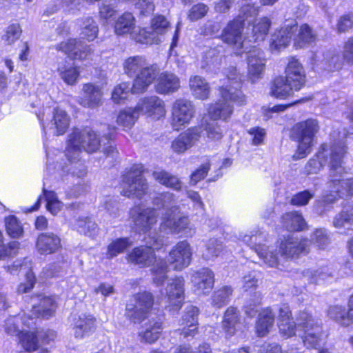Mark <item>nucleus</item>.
Masks as SVG:
<instances>
[{
  "label": "nucleus",
  "mask_w": 353,
  "mask_h": 353,
  "mask_svg": "<svg viewBox=\"0 0 353 353\" xmlns=\"http://www.w3.org/2000/svg\"><path fill=\"white\" fill-rule=\"evenodd\" d=\"M144 167L141 164L134 165L124 175L122 181L121 194L128 197L141 199L148 190V185L143 177Z\"/></svg>",
  "instance_id": "9"
},
{
  "label": "nucleus",
  "mask_w": 353,
  "mask_h": 353,
  "mask_svg": "<svg viewBox=\"0 0 353 353\" xmlns=\"http://www.w3.org/2000/svg\"><path fill=\"white\" fill-rule=\"evenodd\" d=\"M274 322V314L270 308L264 309L259 315L256 323V333L258 336H265L272 329Z\"/></svg>",
  "instance_id": "39"
},
{
  "label": "nucleus",
  "mask_w": 353,
  "mask_h": 353,
  "mask_svg": "<svg viewBox=\"0 0 353 353\" xmlns=\"http://www.w3.org/2000/svg\"><path fill=\"white\" fill-rule=\"evenodd\" d=\"M76 227L79 233L93 236L97 232V225L90 219H79Z\"/></svg>",
  "instance_id": "55"
},
{
  "label": "nucleus",
  "mask_w": 353,
  "mask_h": 353,
  "mask_svg": "<svg viewBox=\"0 0 353 353\" xmlns=\"http://www.w3.org/2000/svg\"><path fill=\"white\" fill-rule=\"evenodd\" d=\"M147 63L148 61L143 57L134 56L125 60L123 69L128 76L135 78Z\"/></svg>",
  "instance_id": "44"
},
{
  "label": "nucleus",
  "mask_w": 353,
  "mask_h": 353,
  "mask_svg": "<svg viewBox=\"0 0 353 353\" xmlns=\"http://www.w3.org/2000/svg\"><path fill=\"white\" fill-rule=\"evenodd\" d=\"M319 128V121L314 119L299 122L292 127L291 137L298 142L296 152L293 156L294 160L305 158L310 152Z\"/></svg>",
  "instance_id": "7"
},
{
  "label": "nucleus",
  "mask_w": 353,
  "mask_h": 353,
  "mask_svg": "<svg viewBox=\"0 0 353 353\" xmlns=\"http://www.w3.org/2000/svg\"><path fill=\"white\" fill-rule=\"evenodd\" d=\"M226 83H223L220 87L221 99L210 106L208 113L212 121H208L204 119L202 125L209 139L214 141L220 140L223 137V130L215 121L216 119L226 120L233 112L232 103H236L241 105L245 102V96L239 90L241 81L235 68L230 69L226 74Z\"/></svg>",
  "instance_id": "2"
},
{
  "label": "nucleus",
  "mask_w": 353,
  "mask_h": 353,
  "mask_svg": "<svg viewBox=\"0 0 353 353\" xmlns=\"http://www.w3.org/2000/svg\"><path fill=\"white\" fill-rule=\"evenodd\" d=\"M283 226L289 231H301L306 223L302 214L296 211L287 212L282 216Z\"/></svg>",
  "instance_id": "42"
},
{
  "label": "nucleus",
  "mask_w": 353,
  "mask_h": 353,
  "mask_svg": "<svg viewBox=\"0 0 353 353\" xmlns=\"http://www.w3.org/2000/svg\"><path fill=\"white\" fill-rule=\"evenodd\" d=\"M130 91L132 92V87L128 83H121L117 85L113 90L112 99L117 103H121L127 99Z\"/></svg>",
  "instance_id": "58"
},
{
  "label": "nucleus",
  "mask_w": 353,
  "mask_h": 353,
  "mask_svg": "<svg viewBox=\"0 0 353 353\" xmlns=\"http://www.w3.org/2000/svg\"><path fill=\"white\" fill-rule=\"evenodd\" d=\"M152 203L157 209H163L160 230L163 232L179 234L189 228L190 220L188 216H176L180 212L175 195L170 192L157 194L152 199Z\"/></svg>",
  "instance_id": "5"
},
{
  "label": "nucleus",
  "mask_w": 353,
  "mask_h": 353,
  "mask_svg": "<svg viewBox=\"0 0 353 353\" xmlns=\"http://www.w3.org/2000/svg\"><path fill=\"white\" fill-rule=\"evenodd\" d=\"M248 56V74L252 82L261 79L263 74L265 59L262 50L252 46L245 52Z\"/></svg>",
  "instance_id": "17"
},
{
  "label": "nucleus",
  "mask_w": 353,
  "mask_h": 353,
  "mask_svg": "<svg viewBox=\"0 0 353 353\" xmlns=\"http://www.w3.org/2000/svg\"><path fill=\"white\" fill-rule=\"evenodd\" d=\"M214 273L208 268H203L194 272L191 278L198 294H207L214 286Z\"/></svg>",
  "instance_id": "27"
},
{
  "label": "nucleus",
  "mask_w": 353,
  "mask_h": 353,
  "mask_svg": "<svg viewBox=\"0 0 353 353\" xmlns=\"http://www.w3.org/2000/svg\"><path fill=\"white\" fill-rule=\"evenodd\" d=\"M345 152V146L341 143L334 144L330 148H328L326 144H323L316 157L310 159L305 165V170L308 174L316 173L327 163L329 157L330 176L332 178L330 188L336 195L325 196V203H332L336 200V196L353 195V179L344 180V174L347 172L343 165V159Z\"/></svg>",
  "instance_id": "1"
},
{
  "label": "nucleus",
  "mask_w": 353,
  "mask_h": 353,
  "mask_svg": "<svg viewBox=\"0 0 353 353\" xmlns=\"http://www.w3.org/2000/svg\"><path fill=\"white\" fill-rule=\"evenodd\" d=\"M132 244L130 238H119L112 241L108 246L107 257L112 259L124 252Z\"/></svg>",
  "instance_id": "47"
},
{
  "label": "nucleus",
  "mask_w": 353,
  "mask_h": 353,
  "mask_svg": "<svg viewBox=\"0 0 353 353\" xmlns=\"http://www.w3.org/2000/svg\"><path fill=\"white\" fill-rule=\"evenodd\" d=\"M189 87L192 95L199 99H207L210 93V87L206 80L201 76L191 77L189 80Z\"/></svg>",
  "instance_id": "36"
},
{
  "label": "nucleus",
  "mask_w": 353,
  "mask_h": 353,
  "mask_svg": "<svg viewBox=\"0 0 353 353\" xmlns=\"http://www.w3.org/2000/svg\"><path fill=\"white\" fill-rule=\"evenodd\" d=\"M38 117L41 121L44 130H46V128H49L57 136L63 134L69 127L70 118L68 114L65 110L58 108L54 109L52 116L46 126L43 117L41 118L39 115H38Z\"/></svg>",
  "instance_id": "25"
},
{
  "label": "nucleus",
  "mask_w": 353,
  "mask_h": 353,
  "mask_svg": "<svg viewBox=\"0 0 353 353\" xmlns=\"http://www.w3.org/2000/svg\"><path fill=\"white\" fill-rule=\"evenodd\" d=\"M327 315L343 326L347 327L353 323V294L350 297L348 310L340 305L330 307Z\"/></svg>",
  "instance_id": "30"
},
{
  "label": "nucleus",
  "mask_w": 353,
  "mask_h": 353,
  "mask_svg": "<svg viewBox=\"0 0 353 353\" xmlns=\"http://www.w3.org/2000/svg\"><path fill=\"white\" fill-rule=\"evenodd\" d=\"M233 292L230 286L224 285L216 290L212 296V305L216 308H221L229 301Z\"/></svg>",
  "instance_id": "48"
},
{
  "label": "nucleus",
  "mask_w": 353,
  "mask_h": 353,
  "mask_svg": "<svg viewBox=\"0 0 353 353\" xmlns=\"http://www.w3.org/2000/svg\"><path fill=\"white\" fill-rule=\"evenodd\" d=\"M57 305L54 298L50 296H43L39 303L33 305L30 311L31 314L28 317L48 319L51 317L56 310Z\"/></svg>",
  "instance_id": "32"
},
{
  "label": "nucleus",
  "mask_w": 353,
  "mask_h": 353,
  "mask_svg": "<svg viewBox=\"0 0 353 353\" xmlns=\"http://www.w3.org/2000/svg\"><path fill=\"white\" fill-rule=\"evenodd\" d=\"M34 324L33 319L28 316H14L8 318L5 322V332L11 335L18 336L23 332V327H20L22 325L30 327Z\"/></svg>",
  "instance_id": "35"
},
{
  "label": "nucleus",
  "mask_w": 353,
  "mask_h": 353,
  "mask_svg": "<svg viewBox=\"0 0 353 353\" xmlns=\"http://www.w3.org/2000/svg\"><path fill=\"white\" fill-rule=\"evenodd\" d=\"M146 246L136 248L128 255V260L140 267L149 266L154 263L156 259L154 250H159L163 244V241L159 236H149L146 241Z\"/></svg>",
  "instance_id": "11"
},
{
  "label": "nucleus",
  "mask_w": 353,
  "mask_h": 353,
  "mask_svg": "<svg viewBox=\"0 0 353 353\" xmlns=\"http://www.w3.org/2000/svg\"><path fill=\"white\" fill-rule=\"evenodd\" d=\"M152 281L157 285H161L168 279V265L163 259H157L151 269Z\"/></svg>",
  "instance_id": "46"
},
{
  "label": "nucleus",
  "mask_w": 353,
  "mask_h": 353,
  "mask_svg": "<svg viewBox=\"0 0 353 353\" xmlns=\"http://www.w3.org/2000/svg\"><path fill=\"white\" fill-rule=\"evenodd\" d=\"M100 144L101 141L94 132L88 129H74L68 136L65 151V156L70 162L68 171L78 177L84 176L86 169L84 164L79 162L80 154L83 150L87 152H96Z\"/></svg>",
  "instance_id": "3"
},
{
  "label": "nucleus",
  "mask_w": 353,
  "mask_h": 353,
  "mask_svg": "<svg viewBox=\"0 0 353 353\" xmlns=\"http://www.w3.org/2000/svg\"><path fill=\"white\" fill-rule=\"evenodd\" d=\"M309 241L296 236L290 235L285 237L280 243L279 252L281 255L288 259L299 257L307 252Z\"/></svg>",
  "instance_id": "19"
},
{
  "label": "nucleus",
  "mask_w": 353,
  "mask_h": 353,
  "mask_svg": "<svg viewBox=\"0 0 353 353\" xmlns=\"http://www.w3.org/2000/svg\"><path fill=\"white\" fill-rule=\"evenodd\" d=\"M153 303L152 293L146 291L137 293L127 304L125 315L133 323H140L147 317Z\"/></svg>",
  "instance_id": "10"
},
{
  "label": "nucleus",
  "mask_w": 353,
  "mask_h": 353,
  "mask_svg": "<svg viewBox=\"0 0 353 353\" xmlns=\"http://www.w3.org/2000/svg\"><path fill=\"white\" fill-rule=\"evenodd\" d=\"M43 193L46 201L47 210L52 214L56 215L61 210L63 203L58 200L57 196L54 192L43 190Z\"/></svg>",
  "instance_id": "53"
},
{
  "label": "nucleus",
  "mask_w": 353,
  "mask_h": 353,
  "mask_svg": "<svg viewBox=\"0 0 353 353\" xmlns=\"http://www.w3.org/2000/svg\"><path fill=\"white\" fill-rule=\"evenodd\" d=\"M144 26L134 25L130 32L131 37L138 43L152 44L157 43L160 40L159 35L164 34L168 25L162 23H144Z\"/></svg>",
  "instance_id": "13"
},
{
  "label": "nucleus",
  "mask_w": 353,
  "mask_h": 353,
  "mask_svg": "<svg viewBox=\"0 0 353 353\" xmlns=\"http://www.w3.org/2000/svg\"><path fill=\"white\" fill-rule=\"evenodd\" d=\"M294 37V45L297 48H302L306 43L314 41L316 34L307 23H298L280 26L272 34L270 39V48L274 50H280L285 48Z\"/></svg>",
  "instance_id": "6"
},
{
  "label": "nucleus",
  "mask_w": 353,
  "mask_h": 353,
  "mask_svg": "<svg viewBox=\"0 0 353 353\" xmlns=\"http://www.w3.org/2000/svg\"><path fill=\"white\" fill-rule=\"evenodd\" d=\"M192 250L187 241L177 243L169 252L168 261L175 270H182L187 268L191 262Z\"/></svg>",
  "instance_id": "16"
},
{
  "label": "nucleus",
  "mask_w": 353,
  "mask_h": 353,
  "mask_svg": "<svg viewBox=\"0 0 353 353\" xmlns=\"http://www.w3.org/2000/svg\"><path fill=\"white\" fill-rule=\"evenodd\" d=\"M21 33V29L19 24L12 23L8 27L3 39L8 44H11L19 38Z\"/></svg>",
  "instance_id": "61"
},
{
  "label": "nucleus",
  "mask_w": 353,
  "mask_h": 353,
  "mask_svg": "<svg viewBox=\"0 0 353 353\" xmlns=\"http://www.w3.org/2000/svg\"><path fill=\"white\" fill-rule=\"evenodd\" d=\"M135 108L139 114L141 112L155 119H159L165 115L164 102L157 96L143 98Z\"/></svg>",
  "instance_id": "22"
},
{
  "label": "nucleus",
  "mask_w": 353,
  "mask_h": 353,
  "mask_svg": "<svg viewBox=\"0 0 353 353\" xmlns=\"http://www.w3.org/2000/svg\"><path fill=\"white\" fill-rule=\"evenodd\" d=\"M325 69L329 71L339 70L342 67L339 57L334 51H327L323 55Z\"/></svg>",
  "instance_id": "59"
},
{
  "label": "nucleus",
  "mask_w": 353,
  "mask_h": 353,
  "mask_svg": "<svg viewBox=\"0 0 353 353\" xmlns=\"http://www.w3.org/2000/svg\"><path fill=\"white\" fill-rule=\"evenodd\" d=\"M243 241L257 253L260 259L270 267H276L279 264V259L267 246L263 243L265 241V235L261 231L255 234L245 235Z\"/></svg>",
  "instance_id": "12"
},
{
  "label": "nucleus",
  "mask_w": 353,
  "mask_h": 353,
  "mask_svg": "<svg viewBox=\"0 0 353 353\" xmlns=\"http://www.w3.org/2000/svg\"><path fill=\"white\" fill-rule=\"evenodd\" d=\"M279 329L280 334L285 337L290 338L296 334V331L300 332V328L298 327V322L296 323L292 320L281 321L279 323Z\"/></svg>",
  "instance_id": "60"
},
{
  "label": "nucleus",
  "mask_w": 353,
  "mask_h": 353,
  "mask_svg": "<svg viewBox=\"0 0 353 353\" xmlns=\"http://www.w3.org/2000/svg\"><path fill=\"white\" fill-rule=\"evenodd\" d=\"M298 327L303 334L301 336L307 348H316L319 344L322 327L320 321L306 311L300 312L296 317Z\"/></svg>",
  "instance_id": "8"
},
{
  "label": "nucleus",
  "mask_w": 353,
  "mask_h": 353,
  "mask_svg": "<svg viewBox=\"0 0 353 353\" xmlns=\"http://www.w3.org/2000/svg\"><path fill=\"white\" fill-rule=\"evenodd\" d=\"M209 12V7L204 3H197L193 5L188 12V19L195 21L203 19Z\"/></svg>",
  "instance_id": "54"
},
{
  "label": "nucleus",
  "mask_w": 353,
  "mask_h": 353,
  "mask_svg": "<svg viewBox=\"0 0 353 353\" xmlns=\"http://www.w3.org/2000/svg\"><path fill=\"white\" fill-rule=\"evenodd\" d=\"M18 336L20 343L26 351L32 352L37 348L38 340L34 332H25L23 330Z\"/></svg>",
  "instance_id": "52"
},
{
  "label": "nucleus",
  "mask_w": 353,
  "mask_h": 353,
  "mask_svg": "<svg viewBox=\"0 0 353 353\" xmlns=\"http://www.w3.org/2000/svg\"><path fill=\"white\" fill-rule=\"evenodd\" d=\"M159 74V68L156 64L148 63L145 67L140 71L133 81L132 93H141L153 83Z\"/></svg>",
  "instance_id": "21"
},
{
  "label": "nucleus",
  "mask_w": 353,
  "mask_h": 353,
  "mask_svg": "<svg viewBox=\"0 0 353 353\" xmlns=\"http://www.w3.org/2000/svg\"><path fill=\"white\" fill-rule=\"evenodd\" d=\"M222 250L221 241L214 239H210L206 244V250L203 256L207 260L212 259L218 256Z\"/></svg>",
  "instance_id": "57"
},
{
  "label": "nucleus",
  "mask_w": 353,
  "mask_h": 353,
  "mask_svg": "<svg viewBox=\"0 0 353 353\" xmlns=\"http://www.w3.org/2000/svg\"><path fill=\"white\" fill-rule=\"evenodd\" d=\"M56 49L60 50L73 59L85 60L93 52L89 45L84 44L79 39H68L58 44Z\"/></svg>",
  "instance_id": "20"
},
{
  "label": "nucleus",
  "mask_w": 353,
  "mask_h": 353,
  "mask_svg": "<svg viewBox=\"0 0 353 353\" xmlns=\"http://www.w3.org/2000/svg\"><path fill=\"white\" fill-rule=\"evenodd\" d=\"M285 77L292 83L295 91L299 90L305 83V72L299 60L294 57L289 59L285 71Z\"/></svg>",
  "instance_id": "26"
},
{
  "label": "nucleus",
  "mask_w": 353,
  "mask_h": 353,
  "mask_svg": "<svg viewBox=\"0 0 353 353\" xmlns=\"http://www.w3.org/2000/svg\"><path fill=\"white\" fill-rule=\"evenodd\" d=\"M102 95L99 86L91 83H85L78 103L84 108H94L101 105Z\"/></svg>",
  "instance_id": "24"
},
{
  "label": "nucleus",
  "mask_w": 353,
  "mask_h": 353,
  "mask_svg": "<svg viewBox=\"0 0 353 353\" xmlns=\"http://www.w3.org/2000/svg\"><path fill=\"white\" fill-rule=\"evenodd\" d=\"M312 242L319 248H323L328 243V238L325 231L323 229H317L312 236Z\"/></svg>",
  "instance_id": "63"
},
{
  "label": "nucleus",
  "mask_w": 353,
  "mask_h": 353,
  "mask_svg": "<svg viewBox=\"0 0 353 353\" xmlns=\"http://www.w3.org/2000/svg\"><path fill=\"white\" fill-rule=\"evenodd\" d=\"M240 312L237 308L230 307L225 312L222 327L228 336H233L240 326Z\"/></svg>",
  "instance_id": "34"
},
{
  "label": "nucleus",
  "mask_w": 353,
  "mask_h": 353,
  "mask_svg": "<svg viewBox=\"0 0 353 353\" xmlns=\"http://www.w3.org/2000/svg\"><path fill=\"white\" fill-rule=\"evenodd\" d=\"M343 59L347 64L353 65V37L349 38L344 43Z\"/></svg>",
  "instance_id": "64"
},
{
  "label": "nucleus",
  "mask_w": 353,
  "mask_h": 353,
  "mask_svg": "<svg viewBox=\"0 0 353 353\" xmlns=\"http://www.w3.org/2000/svg\"><path fill=\"white\" fill-rule=\"evenodd\" d=\"M61 248V239L52 232L41 234L36 242V249L41 254H51Z\"/></svg>",
  "instance_id": "28"
},
{
  "label": "nucleus",
  "mask_w": 353,
  "mask_h": 353,
  "mask_svg": "<svg viewBox=\"0 0 353 353\" xmlns=\"http://www.w3.org/2000/svg\"><path fill=\"white\" fill-rule=\"evenodd\" d=\"M333 225L341 228L353 225V206H347L334 219Z\"/></svg>",
  "instance_id": "50"
},
{
  "label": "nucleus",
  "mask_w": 353,
  "mask_h": 353,
  "mask_svg": "<svg viewBox=\"0 0 353 353\" xmlns=\"http://www.w3.org/2000/svg\"><path fill=\"white\" fill-rule=\"evenodd\" d=\"M6 229L8 234L12 238L22 236L23 229L19 220L14 216H9L5 219Z\"/></svg>",
  "instance_id": "51"
},
{
  "label": "nucleus",
  "mask_w": 353,
  "mask_h": 353,
  "mask_svg": "<svg viewBox=\"0 0 353 353\" xmlns=\"http://www.w3.org/2000/svg\"><path fill=\"white\" fill-rule=\"evenodd\" d=\"M198 314L199 310L196 307L190 305L186 307L185 314L182 319L181 334L184 338L194 337L198 332Z\"/></svg>",
  "instance_id": "29"
},
{
  "label": "nucleus",
  "mask_w": 353,
  "mask_h": 353,
  "mask_svg": "<svg viewBox=\"0 0 353 353\" xmlns=\"http://www.w3.org/2000/svg\"><path fill=\"white\" fill-rule=\"evenodd\" d=\"M180 80L174 73L163 72L157 79L155 85L156 91L159 94H170L179 90Z\"/></svg>",
  "instance_id": "31"
},
{
  "label": "nucleus",
  "mask_w": 353,
  "mask_h": 353,
  "mask_svg": "<svg viewBox=\"0 0 353 353\" xmlns=\"http://www.w3.org/2000/svg\"><path fill=\"white\" fill-rule=\"evenodd\" d=\"M139 113L137 109L127 108L120 112L117 117V122L118 125L123 128H130L139 117Z\"/></svg>",
  "instance_id": "49"
},
{
  "label": "nucleus",
  "mask_w": 353,
  "mask_h": 353,
  "mask_svg": "<svg viewBox=\"0 0 353 353\" xmlns=\"http://www.w3.org/2000/svg\"><path fill=\"white\" fill-rule=\"evenodd\" d=\"M195 113L192 103L185 99H176L172 107V124L179 130L181 127L190 123Z\"/></svg>",
  "instance_id": "15"
},
{
  "label": "nucleus",
  "mask_w": 353,
  "mask_h": 353,
  "mask_svg": "<svg viewBox=\"0 0 353 353\" xmlns=\"http://www.w3.org/2000/svg\"><path fill=\"white\" fill-rule=\"evenodd\" d=\"M73 329L76 338H82L90 332L94 324V319L90 314H81L72 317Z\"/></svg>",
  "instance_id": "37"
},
{
  "label": "nucleus",
  "mask_w": 353,
  "mask_h": 353,
  "mask_svg": "<svg viewBox=\"0 0 353 353\" xmlns=\"http://www.w3.org/2000/svg\"><path fill=\"white\" fill-rule=\"evenodd\" d=\"M259 13V7L253 3H245L241 6L239 14L229 22H254Z\"/></svg>",
  "instance_id": "43"
},
{
  "label": "nucleus",
  "mask_w": 353,
  "mask_h": 353,
  "mask_svg": "<svg viewBox=\"0 0 353 353\" xmlns=\"http://www.w3.org/2000/svg\"><path fill=\"white\" fill-rule=\"evenodd\" d=\"M117 11L110 4H101L99 8V19L105 22H134L135 18L132 12H123L117 18Z\"/></svg>",
  "instance_id": "33"
},
{
  "label": "nucleus",
  "mask_w": 353,
  "mask_h": 353,
  "mask_svg": "<svg viewBox=\"0 0 353 353\" xmlns=\"http://www.w3.org/2000/svg\"><path fill=\"white\" fill-rule=\"evenodd\" d=\"M162 329V323L159 321H148L145 324V330L139 333L141 341L148 343L155 342L159 338Z\"/></svg>",
  "instance_id": "38"
},
{
  "label": "nucleus",
  "mask_w": 353,
  "mask_h": 353,
  "mask_svg": "<svg viewBox=\"0 0 353 353\" xmlns=\"http://www.w3.org/2000/svg\"><path fill=\"white\" fill-rule=\"evenodd\" d=\"M57 71L61 79L69 85H75L80 76L78 68L72 65L61 64L59 65Z\"/></svg>",
  "instance_id": "45"
},
{
  "label": "nucleus",
  "mask_w": 353,
  "mask_h": 353,
  "mask_svg": "<svg viewBox=\"0 0 353 353\" xmlns=\"http://www.w3.org/2000/svg\"><path fill=\"white\" fill-rule=\"evenodd\" d=\"M152 175L156 181L167 188L176 191H179L182 188V182L180 179L163 170H155Z\"/></svg>",
  "instance_id": "41"
},
{
  "label": "nucleus",
  "mask_w": 353,
  "mask_h": 353,
  "mask_svg": "<svg viewBox=\"0 0 353 353\" xmlns=\"http://www.w3.org/2000/svg\"><path fill=\"white\" fill-rule=\"evenodd\" d=\"M295 91L292 83L283 77H276L272 85L270 94L279 99H285Z\"/></svg>",
  "instance_id": "40"
},
{
  "label": "nucleus",
  "mask_w": 353,
  "mask_h": 353,
  "mask_svg": "<svg viewBox=\"0 0 353 353\" xmlns=\"http://www.w3.org/2000/svg\"><path fill=\"white\" fill-rule=\"evenodd\" d=\"M314 197V193L304 190L294 194L290 201L291 204L297 206L305 205Z\"/></svg>",
  "instance_id": "62"
},
{
  "label": "nucleus",
  "mask_w": 353,
  "mask_h": 353,
  "mask_svg": "<svg viewBox=\"0 0 353 353\" xmlns=\"http://www.w3.org/2000/svg\"><path fill=\"white\" fill-rule=\"evenodd\" d=\"M19 248V243L17 241H12L7 245L3 244V234L0 231V260L16 255Z\"/></svg>",
  "instance_id": "56"
},
{
  "label": "nucleus",
  "mask_w": 353,
  "mask_h": 353,
  "mask_svg": "<svg viewBox=\"0 0 353 353\" xmlns=\"http://www.w3.org/2000/svg\"><path fill=\"white\" fill-rule=\"evenodd\" d=\"M165 307L170 310L178 311L182 306L184 301V279L182 277H176L171 279L166 288L161 291Z\"/></svg>",
  "instance_id": "14"
},
{
  "label": "nucleus",
  "mask_w": 353,
  "mask_h": 353,
  "mask_svg": "<svg viewBox=\"0 0 353 353\" xmlns=\"http://www.w3.org/2000/svg\"><path fill=\"white\" fill-rule=\"evenodd\" d=\"M200 137L201 130L199 128H188L172 141L171 148L176 153H183L192 148L199 140Z\"/></svg>",
  "instance_id": "23"
},
{
  "label": "nucleus",
  "mask_w": 353,
  "mask_h": 353,
  "mask_svg": "<svg viewBox=\"0 0 353 353\" xmlns=\"http://www.w3.org/2000/svg\"><path fill=\"white\" fill-rule=\"evenodd\" d=\"M243 23H228L223 29L221 39L223 42L232 46L235 53L241 54L250 46V43H257L264 39L270 23H248V30L252 31L251 35L243 39Z\"/></svg>",
  "instance_id": "4"
},
{
  "label": "nucleus",
  "mask_w": 353,
  "mask_h": 353,
  "mask_svg": "<svg viewBox=\"0 0 353 353\" xmlns=\"http://www.w3.org/2000/svg\"><path fill=\"white\" fill-rule=\"evenodd\" d=\"M130 214L137 230L143 232L149 231L157 223L159 216L154 208H135L132 209Z\"/></svg>",
  "instance_id": "18"
}]
</instances>
